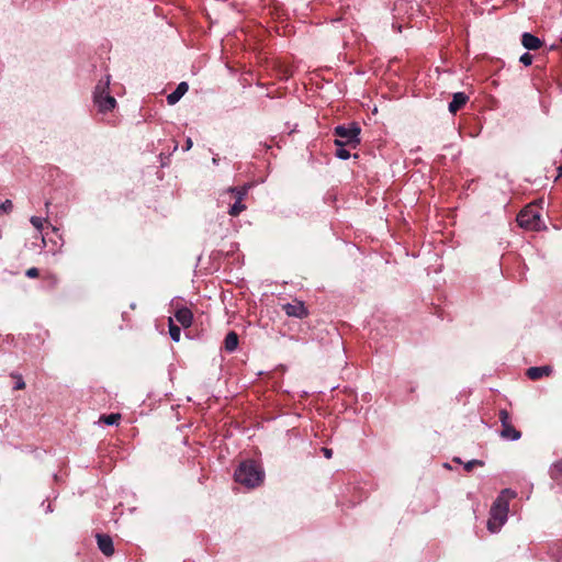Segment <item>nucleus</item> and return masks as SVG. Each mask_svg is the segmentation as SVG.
Here are the masks:
<instances>
[{
    "mask_svg": "<svg viewBox=\"0 0 562 562\" xmlns=\"http://www.w3.org/2000/svg\"><path fill=\"white\" fill-rule=\"evenodd\" d=\"M262 467L254 460L240 462L234 473L235 482L246 488L260 487L265 481Z\"/></svg>",
    "mask_w": 562,
    "mask_h": 562,
    "instance_id": "nucleus-1",
    "label": "nucleus"
},
{
    "mask_svg": "<svg viewBox=\"0 0 562 562\" xmlns=\"http://www.w3.org/2000/svg\"><path fill=\"white\" fill-rule=\"evenodd\" d=\"M508 497L501 494L493 503L490 510V518L487 520V528L491 532H497L507 520L508 514Z\"/></svg>",
    "mask_w": 562,
    "mask_h": 562,
    "instance_id": "nucleus-2",
    "label": "nucleus"
},
{
    "mask_svg": "<svg viewBox=\"0 0 562 562\" xmlns=\"http://www.w3.org/2000/svg\"><path fill=\"white\" fill-rule=\"evenodd\" d=\"M361 128L358 123H350L348 125H338L334 128V135L336 136L335 145H347L351 148H356L360 144Z\"/></svg>",
    "mask_w": 562,
    "mask_h": 562,
    "instance_id": "nucleus-3",
    "label": "nucleus"
},
{
    "mask_svg": "<svg viewBox=\"0 0 562 562\" xmlns=\"http://www.w3.org/2000/svg\"><path fill=\"white\" fill-rule=\"evenodd\" d=\"M110 76L106 77L105 81L100 80L95 86L94 90V103L100 112L112 111L116 105V100L109 92Z\"/></svg>",
    "mask_w": 562,
    "mask_h": 562,
    "instance_id": "nucleus-4",
    "label": "nucleus"
},
{
    "mask_svg": "<svg viewBox=\"0 0 562 562\" xmlns=\"http://www.w3.org/2000/svg\"><path fill=\"white\" fill-rule=\"evenodd\" d=\"M517 223L522 228L539 231L542 225V220L538 212L530 207H526L517 215Z\"/></svg>",
    "mask_w": 562,
    "mask_h": 562,
    "instance_id": "nucleus-5",
    "label": "nucleus"
},
{
    "mask_svg": "<svg viewBox=\"0 0 562 562\" xmlns=\"http://www.w3.org/2000/svg\"><path fill=\"white\" fill-rule=\"evenodd\" d=\"M281 310L286 316L300 319L306 318L310 315L308 308L305 306L304 302L296 299L292 302L281 304Z\"/></svg>",
    "mask_w": 562,
    "mask_h": 562,
    "instance_id": "nucleus-6",
    "label": "nucleus"
},
{
    "mask_svg": "<svg viewBox=\"0 0 562 562\" xmlns=\"http://www.w3.org/2000/svg\"><path fill=\"white\" fill-rule=\"evenodd\" d=\"M98 548L105 557H111L114 553L113 540L109 535L97 533Z\"/></svg>",
    "mask_w": 562,
    "mask_h": 562,
    "instance_id": "nucleus-7",
    "label": "nucleus"
},
{
    "mask_svg": "<svg viewBox=\"0 0 562 562\" xmlns=\"http://www.w3.org/2000/svg\"><path fill=\"white\" fill-rule=\"evenodd\" d=\"M551 373L552 367L550 366L530 367L526 370V375L532 381H537L543 376H549Z\"/></svg>",
    "mask_w": 562,
    "mask_h": 562,
    "instance_id": "nucleus-8",
    "label": "nucleus"
},
{
    "mask_svg": "<svg viewBox=\"0 0 562 562\" xmlns=\"http://www.w3.org/2000/svg\"><path fill=\"white\" fill-rule=\"evenodd\" d=\"M469 101V97L464 92H457L452 95V101L449 103V112L456 114L459 110H461L467 102Z\"/></svg>",
    "mask_w": 562,
    "mask_h": 562,
    "instance_id": "nucleus-9",
    "label": "nucleus"
},
{
    "mask_svg": "<svg viewBox=\"0 0 562 562\" xmlns=\"http://www.w3.org/2000/svg\"><path fill=\"white\" fill-rule=\"evenodd\" d=\"M175 317L184 328H188L192 325L193 313L188 307L178 308L175 313Z\"/></svg>",
    "mask_w": 562,
    "mask_h": 562,
    "instance_id": "nucleus-10",
    "label": "nucleus"
},
{
    "mask_svg": "<svg viewBox=\"0 0 562 562\" xmlns=\"http://www.w3.org/2000/svg\"><path fill=\"white\" fill-rule=\"evenodd\" d=\"M521 44L529 50H537L542 46V41L531 33H524L521 35Z\"/></svg>",
    "mask_w": 562,
    "mask_h": 562,
    "instance_id": "nucleus-11",
    "label": "nucleus"
},
{
    "mask_svg": "<svg viewBox=\"0 0 562 562\" xmlns=\"http://www.w3.org/2000/svg\"><path fill=\"white\" fill-rule=\"evenodd\" d=\"M188 89H189V86L187 82H184V81L180 82L178 85V87L176 88V90L173 92H171L170 94H168V97H167L168 104H170V105L176 104L183 97V94L188 91Z\"/></svg>",
    "mask_w": 562,
    "mask_h": 562,
    "instance_id": "nucleus-12",
    "label": "nucleus"
},
{
    "mask_svg": "<svg viewBox=\"0 0 562 562\" xmlns=\"http://www.w3.org/2000/svg\"><path fill=\"white\" fill-rule=\"evenodd\" d=\"M501 436L504 439L518 440L521 437V432L517 430L509 422L502 426Z\"/></svg>",
    "mask_w": 562,
    "mask_h": 562,
    "instance_id": "nucleus-13",
    "label": "nucleus"
},
{
    "mask_svg": "<svg viewBox=\"0 0 562 562\" xmlns=\"http://www.w3.org/2000/svg\"><path fill=\"white\" fill-rule=\"evenodd\" d=\"M238 335L235 331H229L224 339V348L228 352H233L238 347Z\"/></svg>",
    "mask_w": 562,
    "mask_h": 562,
    "instance_id": "nucleus-14",
    "label": "nucleus"
},
{
    "mask_svg": "<svg viewBox=\"0 0 562 562\" xmlns=\"http://www.w3.org/2000/svg\"><path fill=\"white\" fill-rule=\"evenodd\" d=\"M249 186L245 184L243 187H231L227 189V192L232 193L235 200L243 201L248 193Z\"/></svg>",
    "mask_w": 562,
    "mask_h": 562,
    "instance_id": "nucleus-15",
    "label": "nucleus"
},
{
    "mask_svg": "<svg viewBox=\"0 0 562 562\" xmlns=\"http://www.w3.org/2000/svg\"><path fill=\"white\" fill-rule=\"evenodd\" d=\"M550 476L557 482H562V459L557 461L550 469Z\"/></svg>",
    "mask_w": 562,
    "mask_h": 562,
    "instance_id": "nucleus-16",
    "label": "nucleus"
},
{
    "mask_svg": "<svg viewBox=\"0 0 562 562\" xmlns=\"http://www.w3.org/2000/svg\"><path fill=\"white\" fill-rule=\"evenodd\" d=\"M245 210L246 205L243 203V201L235 200V203L228 210V214L233 217H236Z\"/></svg>",
    "mask_w": 562,
    "mask_h": 562,
    "instance_id": "nucleus-17",
    "label": "nucleus"
},
{
    "mask_svg": "<svg viewBox=\"0 0 562 562\" xmlns=\"http://www.w3.org/2000/svg\"><path fill=\"white\" fill-rule=\"evenodd\" d=\"M169 334L173 341L178 342L180 340L181 329L173 323L172 318H169Z\"/></svg>",
    "mask_w": 562,
    "mask_h": 562,
    "instance_id": "nucleus-18",
    "label": "nucleus"
},
{
    "mask_svg": "<svg viewBox=\"0 0 562 562\" xmlns=\"http://www.w3.org/2000/svg\"><path fill=\"white\" fill-rule=\"evenodd\" d=\"M121 419V414L113 413L110 415H102L100 417V422L106 424V425H117Z\"/></svg>",
    "mask_w": 562,
    "mask_h": 562,
    "instance_id": "nucleus-19",
    "label": "nucleus"
},
{
    "mask_svg": "<svg viewBox=\"0 0 562 562\" xmlns=\"http://www.w3.org/2000/svg\"><path fill=\"white\" fill-rule=\"evenodd\" d=\"M347 145L337 146L335 155L340 159H348L350 157V151L346 149Z\"/></svg>",
    "mask_w": 562,
    "mask_h": 562,
    "instance_id": "nucleus-20",
    "label": "nucleus"
},
{
    "mask_svg": "<svg viewBox=\"0 0 562 562\" xmlns=\"http://www.w3.org/2000/svg\"><path fill=\"white\" fill-rule=\"evenodd\" d=\"M13 209V203L11 200H5L0 204V216L5 213L9 214Z\"/></svg>",
    "mask_w": 562,
    "mask_h": 562,
    "instance_id": "nucleus-21",
    "label": "nucleus"
},
{
    "mask_svg": "<svg viewBox=\"0 0 562 562\" xmlns=\"http://www.w3.org/2000/svg\"><path fill=\"white\" fill-rule=\"evenodd\" d=\"M30 221L32 225L38 231L43 229L44 223L46 222L45 218L38 216H32Z\"/></svg>",
    "mask_w": 562,
    "mask_h": 562,
    "instance_id": "nucleus-22",
    "label": "nucleus"
},
{
    "mask_svg": "<svg viewBox=\"0 0 562 562\" xmlns=\"http://www.w3.org/2000/svg\"><path fill=\"white\" fill-rule=\"evenodd\" d=\"M11 376L16 379L14 390H24L25 389L26 385H25V382H24L22 375L12 373Z\"/></svg>",
    "mask_w": 562,
    "mask_h": 562,
    "instance_id": "nucleus-23",
    "label": "nucleus"
},
{
    "mask_svg": "<svg viewBox=\"0 0 562 562\" xmlns=\"http://www.w3.org/2000/svg\"><path fill=\"white\" fill-rule=\"evenodd\" d=\"M499 422L502 423V426L510 422L509 413L506 409H502L499 412Z\"/></svg>",
    "mask_w": 562,
    "mask_h": 562,
    "instance_id": "nucleus-24",
    "label": "nucleus"
},
{
    "mask_svg": "<svg viewBox=\"0 0 562 562\" xmlns=\"http://www.w3.org/2000/svg\"><path fill=\"white\" fill-rule=\"evenodd\" d=\"M475 465H483V462L479 460H471L464 464V470L467 472H471Z\"/></svg>",
    "mask_w": 562,
    "mask_h": 562,
    "instance_id": "nucleus-25",
    "label": "nucleus"
},
{
    "mask_svg": "<svg viewBox=\"0 0 562 562\" xmlns=\"http://www.w3.org/2000/svg\"><path fill=\"white\" fill-rule=\"evenodd\" d=\"M520 61L525 66H530L532 64V56L529 53H525V54L521 55Z\"/></svg>",
    "mask_w": 562,
    "mask_h": 562,
    "instance_id": "nucleus-26",
    "label": "nucleus"
},
{
    "mask_svg": "<svg viewBox=\"0 0 562 562\" xmlns=\"http://www.w3.org/2000/svg\"><path fill=\"white\" fill-rule=\"evenodd\" d=\"M29 278H37L40 276V271L37 268L35 267H32L30 269L26 270V273H25Z\"/></svg>",
    "mask_w": 562,
    "mask_h": 562,
    "instance_id": "nucleus-27",
    "label": "nucleus"
},
{
    "mask_svg": "<svg viewBox=\"0 0 562 562\" xmlns=\"http://www.w3.org/2000/svg\"><path fill=\"white\" fill-rule=\"evenodd\" d=\"M322 451H323L325 458L330 459L333 457V450L331 449L324 447L322 449Z\"/></svg>",
    "mask_w": 562,
    "mask_h": 562,
    "instance_id": "nucleus-28",
    "label": "nucleus"
},
{
    "mask_svg": "<svg viewBox=\"0 0 562 562\" xmlns=\"http://www.w3.org/2000/svg\"><path fill=\"white\" fill-rule=\"evenodd\" d=\"M192 145H193L192 139H191V138H188V139L186 140V146L183 147V149H184V150H189V149H191Z\"/></svg>",
    "mask_w": 562,
    "mask_h": 562,
    "instance_id": "nucleus-29",
    "label": "nucleus"
},
{
    "mask_svg": "<svg viewBox=\"0 0 562 562\" xmlns=\"http://www.w3.org/2000/svg\"><path fill=\"white\" fill-rule=\"evenodd\" d=\"M501 492L507 493V492H512V491L509 488H504Z\"/></svg>",
    "mask_w": 562,
    "mask_h": 562,
    "instance_id": "nucleus-30",
    "label": "nucleus"
},
{
    "mask_svg": "<svg viewBox=\"0 0 562 562\" xmlns=\"http://www.w3.org/2000/svg\"><path fill=\"white\" fill-rule=\"evenodd\" d=\"M453 461L461 463V460L459 458H454Z\"/></svg>",
    "mask_w": 562,
    "mask_h": 562,
    "instance_id": "nucleus-31",
    "label": "nucleus"
},
{
    "mask_svg": "<svg viewBox=\"0 0 562 562\" xmlns=\"http://www.w3.org/2000/svg\"><path fill=\"white\" fill-rule=\"evenodd\" d=\"M560 173H562V167L560 168Z\"/></svg>",
    "mask_w": 562,
    "mask_h": 562,
    "instance_id": "nucleus-32",
    "label": "nucleus"
},
{
    "mask_svg": "<svg viewBox=\"0 0 562 562\" xmlns=\"http://www.w3.org/2000/svg\"><path fill=\"white\" fill-rule=\"evenodd\" d=\"M561 43H562V37H561Z\"/></svg>",
    "mask_w": 562,
    "mask_h": 562,
    "instance_id": "nucleus-33",
    "label": "nucleus"
}]
</instances>
